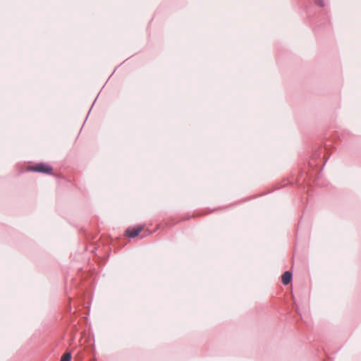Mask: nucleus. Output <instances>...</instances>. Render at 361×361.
Listing matches in <instances>:
<instances>
[{
  "label": "nucleus",
  "mask_w": 361,
  "mask_h": 361,
  "mask_svg": "<svg viewBox=\"0 0 361 361\" xmlns=\"http://www.w3.org/2000/svg\"><path fill=\"white\" fill-rule=\"evenodd\" d=\"M315 4L319 6H324V1L323 0H314Z\"/></svg>",
  "instance_id": "6"
},
{
  "label": "nucleus",
  "mask_w": 361,
  "mask_h": 361,
  "mask_svg": "<svg viewBox=\"0 0 361 361\" xmlns=\"http://www.w3.org/2000/svg\"><path fill=\"white\" fill-rule=\"evenodd\" d=\"M200 216H201V214H192L191 216H183L180 219L169 218V219H164L161 223H160L159 224H158L156 228L153 231V232H155L156 231H157V230H159L160 228H164L167 227V226H173L176 224H178V223H179L180 221L188 220L191 217L192 218H195V217Z\"/></svg>",
  "instance_id": "1"
},
{
  "label": "nucleus",
  "mask_w": 361,
  "mask_h": 361,
  "mask_svg": "<svg viewBox=\"0 0 361 361\" xmlns=\"http://www.w3.org/2000/svg\"><path fill=\"white\" fill-rule=\"evenodd\" d=\"M292 280V274L287 271H285L281 276V281L284 285H288Z\"/></svg>",
  "instance_id": "4"
},
{
  "label": "nucleus",
  "mask_w": 361,
  "mask_h": 361,
  "mask_svg": "<svg viewBox=\"0 0 361 361\" xmlns=\"http://www.w3.org/2000/svg\"><path fill=\"white\" fill-rule=\"evenodd\" d=\"M145 229L144 225H136L128 227L125 231V235L129 238L137 237Z\"/></svg>",
  "instance_id": "3"
},
{
  "label": "nucleus",
  "mask_w": 361,
  "mask_h": 361,
  "mask_svg": "<svg viewBox=\"0 0 361 361\" xmlns=\"http://www.w3.org/2000/svg\"><path fill=\"white\" fill-rule=\"evenodd\" d=\"M71 355L70 353H66L61 357V361H71Z\"/></svg>",
  "instance_id": "5"
},
{
  "label": "nucleus",
  "mask_w": 361,
  "mask_h": 361,
  "mask_svg": "<svg viewBox=\"0 0 361 361\" xmlns=\"http://www.w3.org/2000/svg\"><path fill=\"white\" fill-rule=\"evenodd\" d=\"M28 170L46 174H51L53 169L50 165L46 163H38L34 166H30Z\"/></svg>",
  "instance_id": "2"
}]
</instances>
